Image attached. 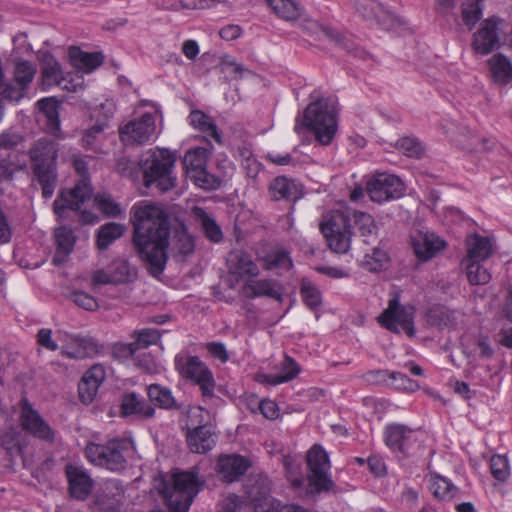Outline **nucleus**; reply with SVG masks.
Returning <instances> with one entry per match:
<instances>
[{"instance_id": "obj_1", "label": "nucleus", "mask_w": 512, "mask_h": 512, "mask_svg": "<svg viewBox=\"0 0 512 512\" xmlns=\"http://www.w3.org/2000/svg\"><path fill=\"white\" fill-rule=\"evenodd\" d=\"M133 246L147 271L160 276L168 260L167 249L177 261H184L195 251L194 237L184 222L173 230L171 242L170 222L167 211L156 204L140 203L132 208Z\"/></svg>"}, {"instance_id": "obj_2", "label": "nucleus", "mask_w": 512, "mask_h": 512, "mask_svg": "<svg viewBox=\"0 0 512 512\" xmlns=\"http://www.w3.org/2000/svg\"><path fill=\"white\" fill-rule=\"evenodd\" d=\"M59 144L47 137L38 139L29 149L32 180L36 181L45 199L52 197L58 181L57 157Z\"/></svg>"}, {"instance_id": "obj_3", "label": "nucleus", "mask_w": 512, "mask_h": 512, "mask_svg": "<svg viewBox=\"0 0 512 512\" xmlns=\"http://www.w3.org/2000/svg\"><path fill=\"white\" fill-rule=\"evenodd\" d=\"M176 155L167 148L149 149L138 161L143 184L165 193L176 186L174 167Z\"/></svg>"}, {"instance_id": "obj_4", "label": "nucleus", "mask_w": 512, "mask_h": 512, "mask_svg": "<svg viewBox=\"0 0 512 512\" xmlns=\"http://www.w3.org/2000/svg\"><path fill=\"white\" fill-rule=\"evenodd\" d=\"M303 128L310 129L316 139L323 145L332 142L337 133V116L333 100L317 98L311 102L303 113L302 122L297 119L295 131L300 134Z\"/></svg>"}, {"instance_id": "obj_5", "label": "nucleus", "mask_w": 512, "mask_h": 512, "mask_svg": "<svg viewBox=\"0 0 512 512\" xmlns=\"http://www.w3.org/2000/svg\"><path fill=\"white\" fill-rule=\"evenodd\" d=\"M130 450L131 443L128 440L115 438L103 444L88 443L85 456L95 466L120 472L126 468L127 454Z\"/></svg>"}, {"instance_id": "obj_6", "label": "nucleus", "mask_w": 512, "mask_h": 512, "mask_svg": "<svg viewBox=\"0 0 512 512\" xmlns=\"http://www.w3.org/2000/svg\"><path fill=\"white\" fill-rule=\"evenodd\" d=\"M198 492L197 473L193 471L174 473L172 482L166 483L162 490L170 512H188Z\"/></svg>"}, {"instance_id": "obj_7", "label": "nucleus", "mask_w": 512, "mask_h": 512, "mask_svg": "<svg viewBox=\"0 0 512 512\" xmlns=\"http://www.w3.org/2000/svg\"><path fill=\"white\" fill-rule=\"evenodd\" d=\"M74 168L79 174L80 179L73 188L62 190L53 203L54 213L62 217L66 209L73 211L80 210L82 204L90 200L93 196V188L87 176L88 166L85 160L74 158Z\"/></svg>"}, {"instance_id": "obj_8", "label": "nucleus", "mask_w": 512, "mask_h": 512, "mask_svg": "<svg viewBox=\"0 0 512 512\" xmlns=\"http://www.w3.org/2000/svg\"><path fill=\"white\" fill-rule=\"evenodd\" d=\"M351 217L348 212L334 211L326 221L320 224V230L327 240L329 248L344 254L351 245Z\"/></svg>"}, {"instance_id": "obj_9", "label": "nucleus", "mask_w": 512, "mask_h": 512, "mask_svg": "<svg viewBox=\"0 0 512 512\" xmlns=\"http://www.w3.org/2000/svg\"><path fill=\"white\" fill-rule=\"evenodd\" d=\"M175 368L181 377L198 385L204 397H213L215 380L212 372L198 356L177 355Z\"/></svg>"}, {"instance_id": "obj_10", "label": "nucleus", "mask_w": 512, "mask_h": 512, "mask_svg": "<svg viewBox=\"0 0 512 512\" xmlns=\"http://www.w3.org/2000/svg\"><path fill=\"white\" fill-rule=\"evenodd\" d=\"M306 461L309 468V487L312 493L320 494L335 489V484L328 475L330 461L321 445L315 444L307 452Z\"/></svg>"}, {"instance_id": "obj_11", "label": "nucleus", "mask_w": 512, "mask_h": 512, "mask_svg": "<svg viewBox=\"0 0 512 512\" xmlns=\"http://www.w3.org/2000/svg\"><path fill=\"white\" fill-rule=\"evenodd\" d=\"M378 322L393 333L403 331L409 337L415 335L414 309L401 305L398 295L389 300L388 307L378 316Z\"/></svg>"}, {"instance_id": "obj_12", "label": "nucleus", "mask_w": 512, "mask_h": 512, "mask_svg": "<svg viewBox=\"0 0 512 512\" xmlns=\"http://www.w3.org/2000/svg\"><path fill=\"white\" fill-rule=\"evenodd\" d=\"M367 192L373 202L383 203L400 198L404 193V184L395 175L378 173L368 181Z\"/></svg>"}, {"instance_id": "obj_13", "label": "nucleus", "mask_w": 512, "mask_h": 512, "mask_svg": "<svg viewBox=\"0 0 512 512\" xmlns=\"http://www.w3.org/2000/svg\"><path fill=\"white\" fill-rule=\"evenodd\" d=\"M227 273V285L233 289L239 281L257 277L259 269L247 252L233 250L227 257Z\"/></svg>"}, {"instance_id": "obj_14", "label": "nucleus", "mask_w": 512, "mask_h": 512, "mask_svg": "<svg viewBox=\"0 0 512 512\" xmlns=\"http://www.w3.org/2000/svg\"><path fill=\"white\" fill-rule=\"evenodd\" d=\"M156 131L155 119L151 113H145L119 128L120 140L125 145H142L148 142Z\"/></svg>"}, {"instance_id": "obj_15", "label": "nucleus", "mask_w": 512, "mask_h": 512, "mask_svg": "<svg viewBox=\"0 0 512 512\" xmlns=\"http://www.w3.org/2000/svg\"><path fill=\"white\" fill-rule=\"evenodd\" d=\"M20 423L34 437L47 442L54 440V431L27 399H23L21 403Z\"/></svg>"}, {"instance_id": "obj_16", "label": "nucleus", "mask_w": 512, "mask_h": 512, "mask_svg": "<svg viewBox=\"0 0 512 512\" xmlns=\"http://www.w3.org/2000/svg\"><path fill=\"white\" fill-rule=\"evenodd\" d=\"M495 17L485 20L479 30L473 35L472 47L481 55H487L500 45L499 24Z\"/></svg>"}, {"instance_id": "obj_17", "label": "nucleus", "mask_w": 512, "mask_h": 512, "mask_svg": "<svg viewBox=\"0 0 512 512\" xmlns=\"http://www.w3.org/2000/svg\"><path fill=\"white\" fill-rule=\"evenodd\" d=\"M68 489L72 498L85 500L90 495L94 481L86 470L80 466L68 464L65 466Z\"/></svg>"}, {"instance_id": "obj_18", "label": "nucleus", "mask_w": 512, "mask_h": 512, "mask_svg": "<svg viewBox=\"0 0 512 512\" xmlns=\"http://www.w3.org/2000/svg\"><path fill=\"white\" fill-rule=\"evenodd\" d=\"M354 6L360 15L376 20L386 30L398 23L396 16L377 0H354Z\"/></svg>"}, {"instance_id": "obj_19", "label": "nucleus", "mask_w": 512, "mask_h": 512, "mask_svg": "<svg viewBox=\"0 0 512 512\" xmlns=\"http://www.w3.org/2000/svg\"><path fill=\"white\" fill-rule=\"evenodd\" d=\"M240 294L248 299L268 297L278 302L283 301L282 286L271 279L248 280L241 288Z\"/></svg>"}, {"instance_id": "obj_20", "label": "nucleus", "mask_w": 512, "mask_h": 512, "mask_svg": "<svg viewBox=\"0 0 512 512\" xmlns=\"http://www.w3.org/2000/svg\"><path fill=\"white\" fill-rule=\"evenodd\" d=\"M249 467V460L243 456L224 455L219 457L216 470L223 481L231 483L244 475Z\"/></svg>"}, {"instance_id": "obj_21", "label": "nucleus", "mask_w": 512, "mask_h": 512, "mask_svg": "<svg viewBox=\"0 0 512 512\" xmlns=\"http://www.w3.org/2000/svg\"><path fill=\"white\" fill-rule=\"evenodd\" d=\"M105 379V369L102 365H93L82 376L78 384L79 398L84 404H90Z\"/></svg>"}, {"instance_id": "obj_22", "label": "nucleus", "mask_w": 512, "mask_h": 512, "mask_svg": "<svg viewBox=\"0 0 512 512\" xmlns=\"http://www.w3.org/2000/svg\"><path fill=\"white\" fill-rule=\"evenodd\" d=\"M269 194L275 201L295 203L303 197L302 185L285 176H278L269 184Z\"/></svg>"}, {"instance_id": "obj_23", "label": "nucleus", "mask_w": 512, "mask_h": 512, "mask_svg": "<svg viewBox=\"0 0 512 512\" xmlns=\"http://www.w3.org/2000/svg\"><path fill=\"white\" fill-rule=\"evenodd\" d=\"M412 245L416 256L422 261L430 260L445 248V242L433 233H417L412 238Z\"/></svg>"}, {"instance_id": "obj_24", "label": "nucleus", "mask_w": 512, "mask_h": 512, "mask_svg": "<svg viewBox=\"0 0 512 512\" xmlns=\"http://www.w3.org/2000/svg\"><path fill=\"white\" fill-rule=\"evenodd\" d=\"M186 438L190 450L199 454H205L212 450L217 442L215 432L208 425H200L189 430Z\"/></svg>"}, {"instance_id": "obj_25", "label": "nucleus", "mask_w": 512, "mask_h": 512, "mask_svg": "<svg viewBox=\"0 0 512 512\" xmlns=\"http://www.w3.org/2000/svg\"><path fill=\"white\" fill-rule=\"evenodd\" d=\"M467 255L466 261H485L494 252L493 244L488 237L479 234H472L466 238Z\"/></svg>"}, {"instance_id": "obj_26", "label": "nucleus", "mask_w": 512, "mask_h": 512, "mask_svg": "<svg viewBox=\"0 0 512 512\" xmlns=\"http://www.w3.org/2000/svg\"><path fill=\"white\" fill-rule=\"evenodd\" d=\"M120 413L124 417L151 418L155 414V408L145 400L139 399L135 393H127L122 396Z\"/></svg>"}, {"instance_id": "obj_27", "label": "nucleus", "mask_w": 512, "mask_h": 512, "mask_svg": "<svg viewBox=\"0 0 512 512\" xmlns=\"http://www.w3.org/2000/svg\"><path fill=\"white\" fill-rule=\"evenodd\" d=\"M299 373L300 366L292 357L285 355L284 360L281 363V370L279 373L259 374L257 376V380L260 383L275 386L293 380Z\"/></svg>"}, {"instance_id": "obj_28", "label": "nucleus", "mask_w": 512, "mask_h": 512, "mask_svg": "<svg viewBox=\"0 0 512 512\" xmlns=\"http://www.w3.org/2000/svg\"><path fill=\"white\" fill-rule=\"evenodd\" d=\"M192 216L199 224L205 237L213 242L219 243L223 239V232L214 217L209 214L204 208L194 206L191 210Z\"/></svg>"}, {"instance_id": "obj_29", "label": "nucleus", "mask_w": 512, "mask_h": 512, "mask_svg": "<svg viewBox=\"0 0 512 512\" xmlns=\"http://www.w3.org/2000/svg\"><path fill=\"white\" fill-rule=\"evenodd\" d=\"M39 111L46 118V131L56 138H64L59 120L58 103L54 98H43L37 102Z\"/></svg>"}, {"instance_id": "obj_30", "label": "nucleus", "mask_w": 512, "mask_h": 512, "mask_svg": "<svg viewBox=\"0 0 512 512\" xmlns=\"http://www.w3.org/2000/svg\"><path fill=\"white\" fill-rule=\"evenodd\" d=\"M248 498L254 512H278L281 506L280 502L270 497L266 487L258 484L249 489Z\"/></svg>"}, {"instance_id": "obj_31", "label": "nucleus", "mask_w": 512, "mask_h": 512, "mask_svg": "<svg viewBox=\"0 0 512 512\" xmlns=\"http://www.w3.org/2000/svg\"><path fill=\"white\" fill-rule=\"evenodd\" d=\"M56 252L52 259L55 265H60L65 262L67 256L72 252L76 237L73 230L67 226H62L55 229Z\"/></svg>"}, {"instance_id": "obj_32", "label": "nucleus", "mask_w": 512, "mask_h": 512, "mask_svg": "<svg viewBox=\"0 0 512 512\" xmlns=\"http://www.w3.org/2000/svg\"><path fill=\"white\" fill-rule=\"evenodd\" d=\"M69 56L73 66L86 73L92 72L104 61L101 52H84L77 47L70 48Z\"/></svg>"}, {"instance_id": "obj_33", "label": "nucleus", "mask_w": 512, "mask_h": 512, "mask_svg": "<svg viewBox=\"0 0 512 512\" xmlns=\"http://www.w3.org/2000/svg\"><path fill=\"white\" fill-rule=\"evenodd\" d=\"M322 31L326 37L335 42L336 45L348 54L360 59H364L367 56L366 51L353 40L352 36L341 34L330 27H324Z\"/></svg>"}, {"instance_id": "obj_34", "label": "nucleus", "mask_w": 512, "mask_h": 512, "mask_svg": "<svg viewBox=\"0 0 512 512\" xmlns=\"http://www.w3.org/2000/svg\"><path fill=\"white\" fill-rule=\"evenodd\" d=\"M426 323L439 329L456 325V312L443 305H434L426 313Z\"/></svg>"}, {"instance_id": "obj_35", "label": "nucleus", "mask_w": 512, "mask_h": 512, "mask_svg": "<svg viewBox=\"0 0 512 512\" xmlns=\"http://www.w3.org/2000/svg\"><path fill=\"white\" fill-rule=\"evenodd\" d=\"M147 394L150 402L159 408L167 410L180 409V405L167 387L160 384H151L147 388Z\"/></svg>"}, {"instance_id": "obj_36", "label": "nucleus", "mask_w": 512, "mask_h": 512, "mask_svg": "<svg viewBox=\"0 0 512 512\" xmlns=\"http://www.w3.org/2000/svg\"><path fill=\"white\" fill-rule=\"evenodd\" d=\"M411 434L412 429L405 425H390L385 430V442L392 450L404 452Z\"/></svg>"}, {"instance_id": "obj_37", "label": "nucleus", "mask_w": 512, "mask_h": 512, "mask_svg": "<svg viewBox=\"0 0 512 512\" xmlns=\"http://www.w3.org/2000/svg\"><path fill=\"white\" fill-rule=\"evenodd\" d=\"M494 82L505 85L512 79V64L502 54H495L488 60Z\"/></svg>"}, {"instance_id": "obj_38", "label": "nucleus", "mask_w": 512, "mask_h": 512, "mask_svg": "<svg viewBox=\"0 0 512 512\" xmlns=\"http://www.w3.org/2000/svg\"><path fill=\"white\" fill-rule=\"evenodd\" d=\"M209 154V150L203 147H197L185 153L183 165L189 178L195 175V173H201V170L206 168Z\"/></svg>"}, {"instance_id": "obj_39", "label": "nucleus", "mask_w": 512, "mask_h": 512, "mask_svg": "<svg viewBox=\"0 0 512 512\" xmlns=\"http://www.w3.org/2000/svg\"><path fill=\"white\" fill-rule=\"evenodd\" d=\"M189 122L195 128L213 138L218 144H221V135L212 118L200 110H193L189 114Z\"/></svg>"}, {"instance_id": "obj_40", "label": "nucleus", "mask_w": 512, "mask_h": 512, "mask_svg": "<svg viewBox=\"0 0 512 512\" xmlns=\"http://www.w3.org/2000/svg\"><path fill=\"white\" fill-rule=\"evenodd\" d=\"M41 75L44 86L60 85L64 80L61 65L51 54L43 57Z\"/></svg>"}, {"instance_id": "obj_41", "label": "nucleus", "mask_w": 512, "mask_h": 512, "mask_svg": "<svg viewBox=\"0 0 512 512\" xmlns=\"http://www.w3.org/2000/svg\"><path fill=\"white\" fill-rule=\"evenodd\" d=\"M269 7L286 21H296L303 14L302 7L295 0H269Z\"/></svg>"}, {"instance_id": "obj_42", "label": "nucleus", "mask_w": 512, "mask_h": 512, "mask_svg": "<svg viewBox=\"0 0 512 512\" xmlns=\"http://www.w3.org/2000/svg\"><path fill=\"white\" fill-rule=\"evenodd\" d=\"M429 489L432 494L441 500H451L456 495L458 488L448 479L438 475L430 474L428 478Z\"/></svg>"}, {"instance_id": "obj_43", "label": "nucleus", "mask_w": 512, "mask_h": 512, "mask_svg": "<svg viewBox=\"0 0 512 512\" xmlns=\"http://www.w3.org/2000/svg\"><path fill=\"white\" fill-rule=\"evenodd\" d=\"M107 126V122L100 121L85 129L80 140L81 146L85 149L97 151L104 140V131Z\"/></svg>"}, {"instance_id": "obj_44", "label": "nucleus", "mask_w": 512, "mask_h": 512, "mask_svg": "<svg viewBox=\"0 0 512 512\" xmlns=\"http://www.w3.org/2000/svg\"><path fill=\"white\" fill-rule=\"evenodd\" d=\"M124 231V226L115 222L101 226L97 234V248L99 250H106L114 241L124 234Z\"/></svg>"}, {"instance_id": "obj_45", "label": "nucleus", "mask_w": 512, "mask_h": 512, "mask_svg": "<svg viewBox=\"0 0 512 512\" xmlns=\"http://www.w3.org/2000/svg\"><path fill=\"white\" fill-rule=\"evenodd\" d=\"M0 443L11 458L20 456L23 452L22 435L12 427L2 432Z\"/></svg>"}, {"instance_id": "obj_46", "label": "nucleus", "mask_w": 512, "mask_h": 512, "mask_svg": "<svg viewBox=\"0 0 512 512\" xmlns=\"http://www.w3.org/2000/svg\"><path fill=\"white\" fill-rule=\"evenodd\" d=\"M35 74L36 67L30 61L16 60L14 62L13 80L17 85L28 90Z\"/></svg>"}, {"instance_id": "obj_47", "label": "nucleus", "mask_w": 512, "mask_h": 512, "mask_svg": "<svg viewBox=\"0 0 512 512\" xmlns=\"http://www.w3.org/2000/svg\"><path fill=\"white\" fill-rule=\"evenodd\" d=\"M465 265L466 276L471 285H485L491 280L489 271L478 261L462 260Z\"/></svg>"}, {"instance_id": "obj_48", "label": "nucleus", "mask_w": 512, "mask_h": 512, "mask_svg": "<svg viewBox=\"0 0 512 512\" xmlns=\"http://www.w3.org/2000/svg\"><path fill=\"white\" fill-rule=\"evenodd\" d=\"M92 346L93 343L88 339L71 336L70 342L63 347L62 353L69 358L82 359L87 356Z\"/></svg>"}, {"instance_id": "obj_49", "label": "nucleus", "mask_w": 512, "mask_h": 512, "mask_svg": "<svg viewBox=\"0 0 512 512\" xmlns=\"http://www.w3.org/2000/svg\"><path fill=\"white\" fill-rule=\"evenodd\" d=\"M351 217V223L359 230L362 237H368L376 234L377 226L373 217L366 212L347 211Z\"/></svg>"}, {"instance_id": "obj_50", "label": "nucleus", "mask_w": 512, "mask_h": 512, "mask_svg": "<svg viewBox=\"0 0 512 512\" xmlns=\"http://www.w3.org/2000/svg\"><path fill=\"white\" fill-rule=\"evenodd\" d=\"M114 284H123L135 276V269L130 266L127 260L117 259L108 266Z\"/></svg>"}, {"instance_id": "obj_51", "label": "nucleus", "mask_w": 512, "mask_h": 512, "mask_svg": "<svg viewBox=\"0 0 512 512\" xmlns=\"http://www.w3.org/2000/svg\"><path fill=\"white\" fill-rule=\"evenodd\" d=\"M482 16L481 0H466L462 5L463 23L471 30Z\"/></svg>"}, {"instance_id": "obj_52", "label": "nucleus", "mask_w": 512, "mask_h": 512, "mask_svg": "<svg viewBox=\"0 0 512 512\" xmlns=\"http://www.w3.org/2000/svg\"><path fill=\"white\" fill-rule=\"evenodd\" d=\"M132 338H134V346L137 350H140L156 344L160 340V333L156 329L144 328L135 330L132 334Z\"/></svg>"}, {"instance_id": "obj_53", "label": "nucleus", "mask_w": 512, "mask_h": 512, "mask_svg": "<svg viewBox=\"0 0 512 512\" xmlns=\"http://www.w3.org/2000/svg\"><path fill=\"white\" fill-rule=\"evenodd\" d=\"M389 256L386 251L374 248L372 253H366L363 260V267L371 272H378L388 263Z\"/></svg>"}, {"instance_id": "obj_54", "label": "nucleus", "mask_w": 512, "mask_h": 512, "mask_svg": "<svg viewBox=\"0 0 512 512\" xmlns=\"http://www.w3.org/2000/svg\"><path fill=\"white\" fill-rule=\"evenodd\" d=\"M197 187L204 190H216L222 185V178L215 176L207 171L206 168L201 170V173L189 178Z\"/></svg>"}, {"instance_id": "obj_55", "label": "nucleus", "mask_w": 512, "mask_h": 512, "mask_svg": "<svg viewBox=\"0 0 512 512\" xmlns=\"http://www.w3.org/2000/svg\"><path fill=\"white\" fill-rule=\"evenodd\" d=\"M391 383L388 385L397 390H404L408 392H414L420 388V385L417 381L410 379L407 375L389 371Z\"/></svg>"}, {"instance_id": "obj_56", "label": "nucleus", "mask_w": 512, "mask_h": 512, "mask_svg": "<svg viewBox=\"0 0 512 512\" xmlns=\"http://www.w3.org/2000/svg\"><path fill=\"white\" fill-rule=\"evenodd\" d=\"M221 72H230L233 74L232 79H241L245 75H253L252 71L244 67L242 64L237 63L232 57L225 55L221 58L220 63Z\"/></svg>"}, {"instance_id": "obj_57", "label": "nucleus", "mask_w": 512, "mask_h": 512, "mask_svg": "<svg viewBox=\"0 0 512 512\" xmlns=\"http://www.w3.org/2000/svg\"><path fill=\"white\" fill-rule=\"evenodd\" d=\"M94 202L109 217H117L122 212L120 205L109 194H97L94 197Z\"/></svg>"}, {"instance_id": "obj_58", "label": "nucleus", "mask_w": 512, "mask_h": 512, "mask_svg": "<svg viewBox=\"0 0 512 512\" xmlns=\"http://www.w3.org/2000/svg\"><path fill=\"white\" fill-rule=\"evenodd\" d=\"M300 294L303 301L310 309H315L322 303L321 292L309 282L302 283Z\"/></svg>"}, {"instance_id": "obj_59", "label": "nucleus", "mask_w": 512, "mask_h": 512, "mask_svg": "<svg viewBox=\"0 0 512 512\" xmlns=\"http://www.w3.org/2000/svg\"><path fill=\"white\" fill-rule=\"evenodd\" d=\"M490 469L493 477L499 481H505L510 474L508 459L506 456L494 455L490 460Z\"/></svg>"}, {"instance_id": "obj_60", "label": "nucleus", "mask_w": 512, "mask_h": 512, "mask_svg": "<svg viewBox=\"0 0 512 512\" xmlns=\"http://www.w3.org/2000/svg\"><path fill=\"white\" fill-rule=\"evenodd\" d=\"M291 267L292 260L286 251H276L266 258V268L269 270L276 268L288 270Z\"/></svg>"}, {"instance_id": "obj_61", "label": "nucleus", "mask_w": 512, "mask_h": 512, "mask_svg": "<svg viewBox=\"0 0 512 512\" xmlns=\"http://www.w3.org/2000/svg\"><path fill=\"white\" fill-rule=\"evenodd\" d=\"M69 298L80 308L87 311H95L99 305L97 300L90 294L84 291H75L70 294Z\"/></svg>"}, {"instance_id": "obj_62", "label": "nucleus", "mask_w": 512, "mask_h": 512, "mask_svg": "<svg viewBox=\"0 0 512 512\" xmlns=\"http://www.w3.org/2000/svg\"><path fill=\"white\" fill-rule=\"evenodd\" d=\"M116 170L120 175L132 179H137L140 173L138 163L136 164L127 157H120L117 159Z\"/></svg>"}, {"instance_id": "obj_63", "label": "nucleus", "mask_w": 512, "mask_h": 512, "mask_svg": "<svg viewBox=\"0 0 512 512\" xmlns=\"http://www.w3.org/2000/svg\"><path fill=\"white\" fill-rule=\"evenodd\" d=\"M360 378L366 385H388L390 375L389 370L376 369L362 374Z\"/></svg>"}, {"instance_id": "obj_64", "label": "nucleus", "mask_w": 512, "mask_h": 512, "mask_svg": "<svg viewBox=\"0 0 512 512\" xmlns=\"http://www.w3.org/2000/svg\"><path fill=\"white\" fill-rule=\"evenodd\" d=\"M396 147L408 157H419L422 154L421 144L409 137H404L396 143Z\"/></svg>"}]
</instances>
